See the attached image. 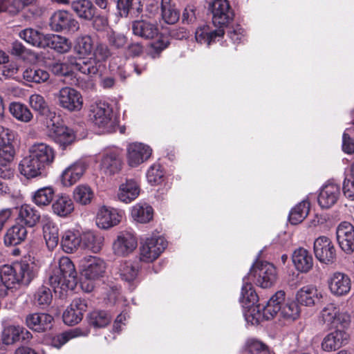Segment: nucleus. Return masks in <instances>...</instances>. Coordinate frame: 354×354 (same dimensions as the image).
<instances>
[{
    "mask_svg": "<svg viewBox=\"0 0 354 354\" xmlns=\"http://www.w3.org/2000/svg\"><path fill=\"white\" fill-rule=\"evenodd\" d=\"M45 167L35 158H32L30 154L24 158L19 164L21 174L27 178H35L41 175Z\"/></svg>",
    "mask_w": 354,
    "mask_h": 354,
    "instance_id": "nucleus-32",
    "label": "nucleus"
},
{
    "mask_svg": "<svg viewBox=\"0 0 354 354\" xmlns=\"http://www.w3.org/2000/svg\"><path fill=\"white\" fill-rule=\"evenodd\" d=\"M53 317L47 313H30L26 317V324L31 330L44 332L53 326Z\"/></svg>",
    "mask_w": 354,
    "mask_h": 354,
    "instance_id": "nucleus-21",
    "label": "nucleus"
},
{
    "mask_svg": "<svg viewBox=\"0 0 354 354\" xmlns=\"http://www.w3.org/2000/svg\"><path fill=\"white\" fill-rule=\"evenodd\" d=\"M36 0H12L8 5V13L12 15L18 14L26 6H30L35 2Z\"/></svg>",
    "mask_w": 354,
    "mask_h": 354,
    "instance_id": "nucleus-62",
    "label": "nucleus"
},
{
    "mask_svg": "<svg viewBox=\"0 0 354 354\" xmlns=\"http://www.w3.org/2000/svg\"><path fill=\"white\" fill-rule=\"evenodd\" d=\"M313 248L315 255L320 262L328 264L335 260V249L328 237L324 236L318 237L314 241Z\"/></svg>",
    "mask_w": 354,
    "mask_h": 354,
    "instance_id": "nucleus-13",
    "label": "nucleus"
},
{
    "mask_svg": "<svg viewBox=\"0 0 354 354\" xmlns=\"http://www.w3.org/2000/svg\"><path fill=\"white\" fill-rule=\"evenodd\" d=\"M43 233L47 247L50 250L54 249L59 243L57 226L52 221L47 220L43 226Z\"/></svg>",
    "mask_w": 354,
    "mask_h": 354,
    "instance_id": "nucleus-46",
    "label": "nucleus"
},
{
    "mask_svg": "<svg viewBox=\"0 0 354 354\" xmlns=\"http://www.w3.org/2000/svg\"><path fill=\"white\" fill-rule=\"evenodd\" d=\"M340 196V187L333 183H328L322 188L319 196L318 203L322 208H330L334 205Z\"/></svg>",
    "mask_w": 354,
    "mask_h": 354,
    "instance_id": "nucleus-20",
    "label": "nucleus"
},
{
    "mask_svg": "<svg viewBox=\"0 0 354 354\" xmlns=\"http://www.w3.org/2000/svg\"><path fill=\"white\" fill-rule=\"evenodd\" d=\"M137 247V239L130 232L123 231L118 234L113 242V253L120 257H124L131 253Z\"/></svg>",
    "mask_w": 354,
    "mask_h": 354,
    "instance_id": "nucleus-14",
    "label": "nucleus"
},
{
    "mask_svg": "<svg viewBox=\"0 0 354 354\" xmlns=\"http://www.w3.org/2000/svg\"><path fill=\"white\" fill-rule=\"evenodd\" d=\"M282 302L281 303V304ZM283 316L287 319H296L300 313V308L298 303L290 301L286 304L283 307L281 306L280 310Z\"/></svg>",
    "mask_w": 354,
    "mask_h": 354,
    "instance_id": "nucleus-58",
    "label": "nucleus"
},
{
    "mask_svg": "<svg viewBox=\"0 0 354 354\" xmlns=\"http://www.w3.org/2000/svg\"><path fill=\"white\" fill-rule=\"evenodd\" d=\"M29 154L45 167L51 164L55 158L53 149L44 142L33 144L29 149Z\"/></svg>",
    "mask_w": 354,
    "mask_h": 354,
    "instance_id": "nucleus-23",
    "label": "nucleus"
},
{
    "mask_svg": "<svg viewBox=\"0 0 354 354\" xmlns=\"http://www.w3.org/2000/svg\"><path fill=\"white\" fill-rule=\"evenodd\" d=\"M210 9L212 23L218 29H223L233 20L234 12L227 0H214Z\"/></svg>",
    "mask_w": 354,
    "mask_h": 354,
    "instance_id": "nucleus-9",
    "label": "nucleus"
},
{
    "mask_svg": "<svg viewBox=\"0 0 354 354\" xmlns=\"http://www.w3.org/2000/svg\"><path fill=\"white\" fill-rule=\"evenodd\" d=\"M82 243V237L78 232L71 230L66 231L62 236L61 245L63 250L67 253L75 251Z\"/></svg>",
    "mask_w": 354,
    "mask_h": 354,
    "instance_id": "nucleus-48",
    "label": "nucleus"
},
{
    "mask_svg": "<svg viewBox=\"0 0 354 354\" xmlns=\"http://www.w3.org/2000/svg\"><path fill=\"white\" fill-rule=\"evenodd\" d=\"M88 319L93 327L103 328L110 323L111 317L106 311L93 310L88 315Z\"/></svg>",
    "mask_w": 354,
    "mask_h": 354,
    "instance_id": "nucleus-53",
    "label": "nucleus"
},
{
    "mask_svg": "<svg viewBox=\"0 0 354 354\" xmlns=\"http://www.w3.org/2000/svg\"><path fill=\"white\" fill-rule=\"evenodd\" d=\"M59 106L70 112L80 111L83 105L81 93L69 86L62 88L56 94Z\"/></svg>",
    "mask_w": 354,
    "mask_h": 354,
    "instance_id": "nucleus-10",
    "label": "nucleus"
},
{
    "mask_svg": "<svg viewBox=\"0 0 354 354\" xmlns=\"http://www.w3.org/2000/svg\"><path fill=\"white\" fill-rule=\"evenodd\" d=\"M292 258L296 269L299 272H308L313 268V258L306 249L299 248L295 250Z\"/></svg>",
    "mask_w": 354,
    "mask_h": 354,
    "instance_id": "nucleus-30",
    "label": "nucleus"
},
{
    "mask_svg": "<svg viewBox=\"0 0 354 354\" xmlns=\"http://www.w3.org/2000/svg\"><path fill=\"white\" fill-rule=\"evenodd\" d=\"M111 50L105 44H97L94 49L93 59L101 64V62L106 61L111 56Z\"/></svg>",
    "mask_w": 354,
    "mask_h": 354,
    "instance_id": "nucleus-61",
    "label": "nucleus"
},
{
    "mask_svg": "<svg viewBox=\"0 0 354 354\" xmlns=\"http://www.w3.org/2000/svg\"><path fill=\"white\" fill-rule=\"evenodd\" d=\"M337 240L341 249L347 254L354 251V227L348 222H342L336 230Z\"/></svg>",
    "mask_w": 354,
    "mask_h": 354,
    "instance_id": "nucleus-15",
    "label": "nucleus"
},
{
    "mask_svg": "<svg viewBox=\"0 0 354 354\" xmlns=\"http://www.w3.org/2000/svg\"><path fill=\"white\" fill-rule=\"evenodd\" d=\"M328 284L331 293L336 296L346 295L351 286L349 277L339 272H334L330 276Z\"/></svg>",
    "mask_w": 354,
    "mask_h": 354,
    "instance_id": "nucleus-18",
    "label": "nucleus"
},
{
    "mask_svg": "<svg viewBox=\"0 0 354 354\" xmlns=\"http://www.w3.org/2000/svg\"><path fill=\"white\" fill-rule=\"evenodd\" d=\"M122 160L115 153H109L103 156L101 164V171L107 176L114 175L120 171Z\"/></svg>",
    "mask_w": 354,
    "mask_h": 354,
    "instance_id": "nucleus-34",
    "label": "nucleus"
},
{
    "mask_svg": "<svg viewBox=\"0 0 354 354\" xmlns=\"http://www.w3.org/2000/svg\"><path fill=\"white\" fill-rule=\"evenodd\" d=\"M77 273L71 260L67 257H61L53 268L48 281L55 293L63 295L73 290L77 282Z\"/></svg>",
    "mask_w": 354,
    "mask_h": 354,
    "instance_id": "nucleus-1",
    "label": "nucleus"
},
{
    "mask_svg": "<svg viewBox=\"0 0 354 354\" xmlns=\"http://www.w3.org/2000/svg\"><path fill=\"white\" fill-rule=\"evenodd\" d=\"M249 281L250 277L248 276H245L243 279V285L241 288V297L239 298V301L243 307H248L252 304H255L258 301V296Z\"/></svg>",
    "mask_w": 354,
    "mask_h": 354,
    "instance_id": "nucleus-40",
    "label": "nucleus"
},
{
    "mask_svg": "<svg viewBox=\"0 0 354 354\" xmlns=\"http://www.w3.org/2000/svg\"><path fill=\"white\" fill-rule=\"evenodd\" d=\"M87 302L84 299H74L70 306L63 313L64 322L69 326L78 324L87 309Z\"/></svg>",
    "mask_w": 354,
    "mask_h": 354,
    "instance_id": "nucleus-16",
    "label": "nucleus"
},
{
    "mask_svg": "<svg viewBox=\"0 0 354 354\" xmlns=\"http://www.w3.org/2000/svg\"><path fill=\"white\" fill-rule=\"evenodd\" d=\"M25 335L28 336L30 333L19 326H8L2 332V341L5 344H12L21 338L25 339Z\"/></svg>",
    "mask_w": 354,
    "mask_h": 354,
    "instance_id": "nucleus-44",
    "label": "nucleus"
},
{
    "mask_svg": "<svg viewBox=\"0 0 354 354\" xmlns=\"http://www.w3.org/2000/svg\"><path fill=\"white\" fill-rule=\"evenodd\" d=\"M338 313V308L333 304H327L321 312V319L327 325H333Z\"/></svg>",
    "mask_w": 354,
    "mask_h": 354,
    "instance_id": "nucleus-59",
    "label": "nucleus"
},
{
    "mask_svg": "<svg viewBox=\"0 0 354 354\" xmlns=\"http://www.w3.org/2000/svg\"><path fill=\"white\" fill-rule=\"evenodd\" d=\"M107 39L111 46L119 49L127 43V38L122 34L111 32L108 33Z\"/></svg>",
    "mask_w": 354,
    "mask_h": 354,
    "instance_id": "nucleus-60",
    "label": "nucleus"
},
{
    "mask_svg": "<svg viewBox=\"0 0 354 354\" xmlns=\"http://www.w3.org/2000/svg\"><path fill=\"white\" fill-rule=\"evenodd\" d=\"M106 268L105 261L97 257L89 256L84 259L82 276L84 279L81 286L86 292L94 288V281L104 276Z\"/></svg>",
    "mask_w": 354,
    "mask_h": 354,
    "instance_id": "nucleus-5",
    "label": "nucleus"
},
{
    "mask_svg": "<svg viewBox=\"0 0 354 354\" xmlns=\"http://www.w3.org/2000/svg\"><path fill=\"white\" fill-rule=\"evenodd\" d=\"M88 333V330L82 331L80 328L72 329L53 337L50 344L53 347L59 348L70 339L79 336H86Z\"/></svg>",
    "mask_w": 354,
    "mask_h": 354,
    "instance_id": "nucleus-49",
    "label": "nucleus"
},
{
    "mask_svg": "<svg viewBox=\"0 0 354 354\" xmlns=\"http://www.w3.org/2000/svg\"><path fill=\"white\" fill-rule=\"evenodd\" d=\"M248 277L256 278L257 286L263 288H268L275 283L277 271L273 264L267 261H257L250 268Z\"/></svg>",
    "mask_w": 354,
    "mask_h": 354,
    "instance_id": "nucleus-7",
    "label": "nucleus"
},
{
    "mask_svg": "<svg viewBox=\"0 0 354 354\" xmlns=\"http://www.w3.org/2000/svg\"><path fill=\"white\" fill-rule=\"evenodd\" d=\"M117 269L121 279L128 283L134 281L139 272L138 263L131 261L120 262Z\"/></svg>",
    "mask_w": 354,
    "mask_h": 354,
    "instance_id": "nucleus-36",
    "label": "nucleus"
},
{
    "mask_svg": "<svg viewBox=\"0 0 354 354\" xmlns=\"http://www.w3.org/2000/svg\"><path fill=\"white\" fill-rule=\"evenodd\" d=\"M89 117L94 125L104 131L111 133L115 131L118 122L113 115L112 108L108 104L100 102L93 106Z\"/></svg>",
    "mask_w": 354,
    "mask_h": 354,
    "instance_id": "nucleus-6",
    "label": "nucleus"
},
{
    "mask_svg": "<svg viewBox=\"0 0 354 354\" xmlns=\"http://www.w3.org/2000/svg\"><path fill=\"white\" fill-rule=\"evenodd\" d=\"M351 128H346L342 136V149L347 153H354V138L351 137Z\"/></svg>",
    "mask_w": 354,
    "mask_h": 354,
    "instance_id": "nucleus-64",
    "label": "nucleus"
},
{
    "mask_svg": "<svg viewBox=\"0 0 354 354\" xmlns=\"http://www.w3.org/2000/svg\"><path fill=\"white\" fill-rule=\"evenodd\" d=\"M321 297L320 293L314 286H306L300 288L296 294L297 303L306 306L315 305Z\"/></svg>",
    "mask_w": 354,
    "mask_h": 354,
    "instance_id": "nucleus-33",
    "label": "nucleus"
},
{
    "mask_svg": "<svg viewBox=\"0 0 354 354\" xmlns=\"http://www.w3.org/2000/svg\"><path fill=\"white\" fill-rule=\"evenodd\" d=\"M284 299V291L279 290L270 299L266 306L261 308L260 306L252 304L248 307H243L248 309L244 313L246 320L250 322L252 324H256L259 323L263 317L266 319L273 318L279 312L281 303L283 302Z\"/></svg>",
    "mask_w": 354,
    "mask_h": 354,
    "instance_id": "nucleus-3",
    "label": "nucleus"
},
{
    "mask_svg": "<svg viewBox=\"0 0 354 354\" xmlns=\"http://www.w3.org/2000/svg\"><path fill=\"white\" fill-rule=\"evenodd\" d=\"M66 63L71 70L79 71L90 77L99 75L102 66V64L96 61V59H93L92 57L77 58L73 56H68Z\"/></svg>",
    "mask_w": 354,
    "mask_h": 354,
    "instance_id": "nucleus-12",
    "label": "nucleus"
},
{
    "mask_svg": "<svg viewBox=\"0 0 354 354\" xmlns=\"http://www.w3.org/2000/svg\"><path fill=\"white\" fill-rule=\"evenodd\" d=\"M248 346L251 354H270L267 346L258 340H248Z\"/></svg>",
    "mask_w": 354,
    "mask_h": 354,
    "instance_id": "nucleus-63",
    "label": "nucleus"
},
{
    "mask_svg": "<svg viewBox=\"0 0 354 354\" xmlns=\"http://www.w3.org/2000/svg\"><path fill=\"white\" fill-rule=\"evenodd\" d=\"M48 127L51 128L50 136L57 143L64 148L71 145L75 140L74 132L71 129L65 126H59L55 124V122H47Z\"/></svg>",
    "mask_w": 354,
    "mask_h": 354,
    "instance_id": "nucleus-22",
    "label": "nucleus"
},
{
    "mask_svg": "<svg viewBox=\"0 0 354 354\" xmlns=\"http://www.w3.org/2000/svg\"><path fill=\"white\" fill-rule=\"evenodd\" d=\"M44 48H50L59 53H65L70 50L71 48V41L65 37L55 35H46Z\"/></svg>",
    "mask_w": 354,
    "mask_h": 354,
    "instance_id": "nucleus-35",
    "label": "nucleus"
},
{
    "mask_svg": "<svg viewBox=\"0 0 354 354\" xmlns=\"http://www.w3.org/2000/svg\"><path fill=\"white\" fill-rule=\"evenodd\" d=\"M71 10L78 18L91 21L96 13V8L90 0H73L71 3Z\"/></svg>",
    "mask_w": 354,
    "mask_h": 354,
    "instance_id": "nucleus-29",
    "label": "nucleus"
},
{
    "mask_svg": "<svg viewBox=\"0 0 354 354\" xmlns=\"http://www.w3.org/2000/svg\"><path fill=\"white\" fill-rule=\"evenodd\" d=\"M36 274L35 266L26 261L3 265L0 270V279L12 289L17 285H28Z\"/></svg>",
    "mask_w": 354,
    "mask_h": 354,
    "instance_id": "nucleus-2",
    "label": "nucleus"
},
{
    "mask_svg": "<svg viewBox=\"0 0 354 354\" xmlns=\"http://www.w3.org/2000/svg\"><path fill=\"white\" fill-rule=\"evenodd\" d=\"M14 136L10 130L0 126V177L10 178L13 172L11 162L13 160L15 149L12 144Z\"/></svg>",
    "mask_w": 354,
    "mask_h": 354,
    "instance_id": "nucleus-4",
    "label": "nucleus"
},
{
    "mask_svg": "<svg viewBox=\"0 0 354 354\" xmlns=\"http://www.w3.org/2000/svg\"><path fill=\"white\" fill-rule=\"evenodd\" d=\"M310 209L309 203L303 201L294 207L289 214V221L291 224L297 225L307 216Z\"/></svg>",
    "mask_w": 354,
    "mask_h": 354,
    "instance_id": "nucleus-50",
    "label": "nucleus"
},
{
    "mask_svg": "<svg viewBox=\"0 0 354 354\" xmlns=\"http://www.w3.org/2000/svg\"><path fill=\"white\" fill-rule=\"evenodd\" d=\"M27 236V227L17 223L6 230L3 236V242L6 246H15L25 241Z\"/></svg>",
    "mask_w": 354,
    "mask_h": 354,
    "instance_id": "nucleus-26",
    "label": "nucleus"
},
{
    "mask_svg": "<svg viewBox=\"0 0 354 354\" xmlns=\"http://www.w3.org/2000/svg\"><path fill=\"white\" fill-rule=\"evenodd\" d=\"M133 33L145 39H152L157 37L159 30L155 24L146 20H137L132 23Z\"/></svg>",
    "mask_w": 354,
    "mask_h": 354,
    "instance_id": "nucleus-31",
    "label": "nucleus"
},
{
    "mask_svg": "<svg viewBox=\"0 0 354 354\" xmlns=\"http://www.w3.org/2000/svg\"><path fill=\"white\" fill-rule=\"evenodd\" d=\"M167 247V241L162 236L147 238L140 247V260L152 262L156 259Z\"/></svg>",
    "mask_w": 354,
    "mask_h": 354,
    "instance_id": "nucleus-11",
    "label": "nucleus"
},
{
    "mask_svg": "<svg viewBox=\"0 0 354 354\" xmlns=\"http://www.w3.org/2000/svg\"><path fill=\"white\" fill-rule=\"evenodd\" d=\"M49 26L55 32L73 34L80 29V24L73 15L66 10L55 12L50 18Z\"/></svg>",
    "mask_w": 354,
    "mask_h": 354,
    "instance_id": "nucleus-8",
    "label": "nucleus"
},
{
    "mask_svg": "<svg viewBox=\"0 0 354 354\" xmlns=\"http://www.w3.org/2000/svg\"><path fill=\"white\" fill-rule=\"evenodd\" d=\"M86 170V165L82 161H77L66 167L62 174V182L64 186H71L78 181Z\"/></svg>",
    "mask_w": 354,
    "mask_h": 354,
    "instance_id": "nucleus-27",
    "label": "nucleus"
},
{
    "mask_svg": "<svg viewBox=\"0 0 354 354\" xmlns=\"http://www.w3.org/2000/svg\"><path fill=\"white\" fill-rule=\"evenodd\" d=\"M23 78L28 82L41 84L46 82L49 77V73L37 66H32L25 68L22 72Z\"/></svg>",
    "mask_w": 354,
    "mask_h": 354,
    "instance_id": "nucleus-38",
    "label": "nucleus"
},
{
    "mask_svg": "<svg viewBox=\"0 0 354 354\" xmlns=\"http://www.w3.org/2000/svg\"><path fill=\"white\" fill-rule=\"evenodd\" d=\"M29 102L31 107L41 115L46 116L53 122V118H56L55 113L50 111L49 106L44 97L39 94L30 95Z\"/></svg>",
    "mask_w": 354,
    "mask_h": 354,
    "instance_id": "nucleus-41",
    "label": "nucleus"
},
{
    "mask_svg": "<svg viewBox=\"0 0 354 354\" xmlns=\"http://www.w3.org/2000/svg\"><path fill=\"white\" fill-rule=\"evenodd\" d=\"M153 208L147 203H137L131 209V216L133 220L140 223H147L152 220Z\"/></svg>",
    "mask_w": 354,
    "mask_h": 354,
    "instance_id": "nucleus-43",
    "label": "nucleus"
},
{
    "mask_svg": "<svg viewBox=\"0 0 354 354\" xmlns=\"http://www.w3.org/2000/svg\"><path fill=\"white\" fill-rule=\"evenodd\" d=\"M54 190L50 187L39 189L33 195V202L38 206L48 205L54 197Z\"/></svg>",
    "mask_w": 354,
    "mask_h": 354,
    "instance_id": "nucleus-52",
    "label": "nucleus"
},
{
    "mask_svg": "<svg viewBox=\"0 0 354 354\" xmlns=\"http://www.w3.org/2000/svg\"><path fill=\"white\" fill-rule=\"evenodd\" d=\"M140 192L138 183L133 179H127L119 186L117 198L122 203H130L139 196Z\"/></svg>",
    "mask_w": 354,
    "mask_h": 354,
    "instance_id": "nucleus-25",
    "label": "nucleus"
},
{
    "mask_svg": "<svg viewBox=\"0 0 354 354\" xmlns=\"http://www.w3.org/2000/svg\"><path fill=\"white\" fill-rule=\"evenodd\" d=\"M224 29L210 30L209 27L204 26L198 28L195 32L196 41L201 44L206 43L207 45L215 40L216 37H221L224 35Z\"/></svg>",
    "mask_w": 354,
    "mask_h": 354,
    "instance_id": "nucleus-45",
    "label": "nucleus"
},
{
    "mask_svg": "<svg viewBox=\"0 0 354 354\" xmlns=\"http://www.w3.org/2000/svg\"><path fill=\"white\" fill-rule=\"evenodd\" d=\"M74 50L80 55H88L93 50L92 38L88 35L78 37L76 39Z\"/></svg>",
    "mask_w": 354,
    "mask_h": 354,
    "instance_id": "nucleus-55",
    "label": "nucleus"
},
{
    "mask_svg": "<svg viewBox=\"0 0 354 354\" xmlns=\"http://www.w3.org/2000/svg\"><path fill=\"white\" fill-rule=\"evenodd\" d=\"M73 197L77 203L86 205L91 202L94 197V193L89 186L80 185L75 188Z\"/></svg>",
    "mask_w": 354,
    "mask_h": 354,
    "instance_id": "nucleus-51",
    "label": "nucleus"
},
{
    "mask_svg": "<svg viewBox=\"0 0 354 354\" xmlns=\"http://www.w3.org/2000/svg\"><path fill=\"white\" fill-rule=\"evenodd\" d=\"M160 12L162 20L168 24H174L180 17V12L171 0H161Z\"/></svg>",
    "mask_w": 354,
    "mask_h": 354,
    "instance_id": "nucleus-39",
    "label": "nucleus"
},
{
    "mask_svg": "<svg viewBox=\"0 0 354 354\" xmlns=\"http://www.w3.org/2000/svg\"><path fill=\"white\" fill-rule=\"evenodd\" d=\"M164 172L159 164H153L147 173L148 182L151 185H158L162 181Z\"/></svg>",
    "mask_w": 354,
    "mask_h": 354,
    "instance_id": "nucleus-57",
    "label": "nucleus"
},
{
    "mask_svg": "<svg viewBox=\"0 0 354 354\" xmlns=\"http://www.w3.org/2000/svg\"><path fill=\"white\" fill-rule=\"evenodd\" d=\"M10 112L15 118L24 122H28L32 118V114L28 108L19 102L10 104Z\"/></svg>",
    "mask_w": 354,
    "mask_h": 354,
    "instance_id": "nucleus-54",
    "label": "nucleus"
},
{
    "mask_svg": "<svg viewBox=\"0 0 354 354\" xmlns=\"http://www.w3.org/2000/svg\"><path fill=\"white\" fill-rule=\"evenodd\" d=\"M348 334L344 330H336L328 334L322 342V348L324 351H336L348 344Z\"/></svg>",
    "mask_w": 354,
    "mask_h": 354,
    "instance_id": "nucleus-19",
    "label": "nucleus"
},
{
    "mask_svg": "<svg viewBox=\"0 0 354 354\" xmlns=\"http://www.w3.org/2000/svg\"><path fill=\"white\" fill-rule=\"evenodd\" d=\"M151 149L142 143H132L127 148V160L129 165L135 167L144 162L151 155Z\"/></svg>",
    "mask_w": 354,
    "mask_h": 354,
    "instance_id": "nucleus-17",
    "label": "nucleus"
},
{
    "mask_svg": "<svg viewBox=\"0 0 354 354\" xmlns=\"http://www.w3.org/2000/svg\"><path fill=\"white\" fill-rule=\"evenodd\" d=\"M52 209L56 215L66 217L73 211V203L68 196H57L52 204Z\"/></svg>",
    "mask_w": 354,
    "mask_h": 354,
    "instance_id": "nucleus-37",
    "label": "nucleus"
},
{
    "mask_svg": "<svg viewBox=\"0 0 354 354\" xmlns=\"http://www.w3.org/2000/svg\"><path fill=\"white\" fill-rule=\"evenodd\" d=\"M17 223L25 227H34L40 219L39 213L32 207L28 205H23L17 208Z\"/></svg>",
    "mask_w": 354,
    "mask_h": 354,
    "instance_id": "nucleus-28",
    "label": "nucleus"
},
{
    "mask_svg": "<svg viewBox=\"0 0 354 354\" xmlns=\"http://www.w3.org/2000/svg\"><path fill=\"white\" fill-rule=\"evenodd\" d=\"M20 38L32 46L44 48L46 35L37 30L29 28L21 30L19 34Z\"/></svg>",
    "mask_w": 354,
    "mask_h": 354,
    "instance_id": "nucleus-42",
    "label": "nucleus"
},
{
    "mask_svg": "<svg viewBox=\"0 0 354 354\" xmlns=\"http://www.w3.org/2000/svg\"><path fill=\"white\" fill-rule=\"evenodd\" d=\"M53 299L50 289L45 286L39 287L35 293L34 301L40 306H48Z\"/></svg>",
    "mask_w": 354,
    "mask_h": 354,
    "instance_id": "nucleus-56",
    "label": "nucleus"
},
{
    "mask_svg": "<svg viewBox=\"0 0 354 354\" xmlns=\"http://www.w3.org/2000/svg\"><path fill=\"white\" fill-rule=\"evenodd\" d=\"M104 237L100 234L88 232L82 236L83 247L94 253L99 252L103 246Z\"/></svg>",
    "mask_w": 354,
    "mask_h": 354,
    "instance_id": "nucleus-47",
    "label": "nucleus"
},
{
    "mask_svg": "<svg viewBox=\"0 0 354 354\" xmlns=\"http://www.w3.org/2000/svg\"><path fill=\"white\" fill-rule=\"evenodd\" d=\"M121 217V214L116 209L103 206L97 212L96 223L100 227L107 229L118 225Z\"/></svg>",
    "mask_w": 354,
    "mask_h": 354,
    "instance_id": "nucleus-24",
    "label": "nucleus"
}]
</instances>
